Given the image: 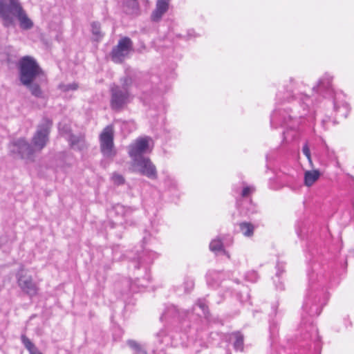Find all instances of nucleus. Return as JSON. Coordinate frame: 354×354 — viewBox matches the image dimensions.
Returning <instances> with one entry per match:
<instances>
[{
    "mask_svg": "<svg viewBox=\"0 0 354 354\" xmlns=\"http://www.w3.org/2000/svg\"><path fill=\"white\" fill-rule=\"evenodd\" d=\"M16 19L19 21L20 27L24 30H29L33 26L32 21L28 17L23 8L16 16Z\"/></svg>",
    "mask_w": 354,
    "mask_h": 354,
    "instance_id": "nucleus-13",
    "label": "nucleus"
},
{
    "mask_svg": "<svg viewBox=\"0 0 354 354\" xmlns=\"http://www.w3.org/2000/svg\"><path fill=\"white\" fill-rule=\"evenodd\" d=\"M240 230L245 236H251L254 232V226L250 223H241L239 224Z\"/></svg>",
    "mask_w": 354,
    "mask_h": 354,
    "instance_id": "nucleus-18",
    "label": "nucleus"
},
{
    "mask_svg": "<svg viewBox=\"0 0 354 354\" xmlns=\"http://www.w3.org/2000/svg\"><path fill=\"white\" fill-rule=\"evenodd\" d=\"M132 48L133 42L130 38L127 37L121 38L111 52L110 55L112 61L117 64L122 63L128 57Z\"/></svg>",
    "mask_w": 354,
    "mask_h": 354,
    "instance_id": "nucleus-8",
    "label": "nucleus"
},
{
    "mask_svg": "<svg viewBox=\"0 0 354 354\" xmlns=\"http://www.w3.org/2000/svg\"><path fill=\"white\" fill-rule=\"evenodd\" d=\"M232 336L235 338L234 342V347L236 350L243 351V335L237 332L232 334Z\"/></svg>",
    "mask_w": 354,
    "mask_h": 354,
    "instance_id": "nucleus-19",
    "label": "nucleus"
},
{
    "mask_svg": "<svg viewBox=\"0 0 354 354\" xmlns=\"http://www.w3.org/2000/svg\"><path fill=\"white\" fill-rule=\"evenodd\" d=\"M60 88L63 91H75L78 88V85L76 83H71L68 84H63L59 86Z\"/></svg>",
    "mask_w": 354,
    "mask_h": 354,
    "instance_id": "nucleus-24",
    "label": "nucleus"
},
{
    "mask_svg": "<svg viewBox=\"0 0 354 354\" xmlns=\"http://www.w3.org/2000/svg\"><path fill=\"white\" fill-rule=\"evenodd\" d=\"M194 286V283L192 281H190V288L192 289Z\"/></svg>",
    "mask_w": 354,
    "mask_h": 354,
    "instance_id": "nucleus-29",
    "label": "nucleus"
},
{
    "mask_svg": "<svg viewBox=\"0 0 354 354\" xmlns=\"http://www.w3.org/2000/svg\"><path fill=\"white\" fill-rule=\"evenodd\" d=\"M91 32L95 41H99L104 36L101 31L100 24L98 22L94 21L91 24Z\"/></svg>",
    "mask_w": 354,
    "mask_h": 354,
    "instance_id": "nucleus-16",
    "label": "nucleus"
},
{
    "mask_svg": "<svg viewBox=\"0 0 354 354\" xmlns=\"http://www.w3.org/2000/svg\"><path fill=\"white\" fill-rule=\"evenodd\" d=\"M21 339L24 346L29 351L30 354H42V353L25 335H21Z\"/></svg>",
    "mask_w": 354,
    "mask_h": 354,
    "instance_id": "nucleus-15",
    "label": "nucleus"
},
{
    "mask_svg": "<svg viewBox=\"0 0 354 354\" xmlns=\"http://www.w3.org/2000/svg\"><path fill=\"white\" fill-rule=\"evenodd\" d=\"M19 80L22 85H28L44 72L37 61L32 57H23L18 64Z\"/></svg>",
    "mask_w": 354,
    "mask_h": 354,
    "instance_id": "nucleus-2",
    "label": "nucleus"
},
{
    "mask_svg": "<svg viewBox=\"0 0 354 354\" xmlns=\"http://www.w3.org/2000/svg\"><path fill=\"white\" fill-rule=\"evenodd\" d=\"M120 84H113L110 86V106L116 111L122 110L131 99L130 88L133 80L129 75H125L120 79Z\"/></svg>",
    "mask_w": 354,
    "mask_h": 354,
    "instance_id": "nucleus-1",
    "label": "nucleus"
},
{
    "mask_svg": "<svg viewBox=\"0 0 354 354\" xmlns=\"http://www.w3.org/2000/svg\"><path fill=\"white\" fill-rule=\"evenodd\" d=\"M320 176V172L318 170L306 171L304 174V184L307 187H310L318 180Z\"/></svg>",
    "mask_w": 354,
    "mask_h": 354,
    "instance_id": "nucleus-14",
    "label": "nucleus"
},
{
    "mask_svg": "<svg viewBox=\"0 0 354 354\" xmlns=\"http://www.w3.org/2000/svg\"><path fill=\"white\" fill-rule=\"evenodd\" d=\"M223 248L222 243L220 240H213L209 244V249L213 252H218Z\"/></svg>",
    "mask_w": 354,
    "mask_h": 354,
    "instance_id": "nucleus-22",
    "label": "nucleus"
},
{
    "mask_svg": "<svg viewBox=\"0 0 354 354\" xmlns=\"http://www.w3.org/2000/svg\"><path fill=\"white\" fill-rule=\"evenodd\" d=\"M251 192V188L249 187H245L242 191V196L245 197L249 195V194Z\"/></svg>",
    "mask_w": 354,
    "mask_h": 354,
    "instance_id": "nucleus-28",
    "label": "nucleus"
},
{
    "mask_svg": "<svg viewBox=\"0 0 354 354\" xmlns=\"http://www.w3.org/2000/svg\"><path fill=\"white\" fill-rule=\"evenodd\" d=\"M196 305L203 310L204 313H205V310L207 309V306L204 302H203L201 300H198L196 303Z\"/></svg>",
    "mask_w": 354,
    "mask_h": 354,
    "instance_id": "nucleus-27",
    "label": "nucleus"
},
{
    "mask_svg": "<svg viewBox=\"0 0 354 354\" xmlns=\"http://www.w3.org/2000/svg\"><path fill=\"white\" fill-rule=\"evenodd\" d=\"M151 140V138L148 136L140 137L129 146L128 153L131 158V160L143 158L144 153L151 151V149H149V142Z\"/></svg>",
    "mask_w": 354,
    "mask_h": 354,
    "instance_id": "nucleus-11",
    "label": "nucleus"
},
{
    "mask_svg": "<svg viewBox=\"0 0 354 354\" xmlns=\"http://www.w3.org/2000/svg\"><path fill=\"white\" fill-rule=\"evenodd\" d=\"M131 166L133 171L147 176L150 179H156L158 177L156 167L148 157L138 158L133 160Z\"/></svg>",
    "mask_w": 354,
    "mask_h": 354,
    "instance_id": "nucleus-7",
    "label": "nucleus"
},
{
    "mask_svg": "<svg viewBox=\"0 0 354 354\" xmlns=\"http://www.w3.org/2000/svg\"><path fill=\"white\" fill-rule=\"evenodd\" d=\"M113 182L115 185H122L124 183V178L119 174L114 173L111 177Z\"/></svg>",
    "mask_w": 354,
    "mask_h": 354,
    "instance_id": "nucleus-23",
    "label": "nucleus"
},
{
    "mask_svg": "<svg viewBox=\"0 0 354 354\" xmlns=\"http://www.w3.org/2000/svg\"><path fill=\"white\" fill-rule=\"evenodd\" d=\"M52 124V121L46 118H44L38 124L32 138V142L36 151H40L46 145Z\"/></svg>",
    "mask_w": 354,
    "mask_h": 354,
    "instance_id": "nucleus-5",
    "label": "nucleus"
},
{
    "mask_svg": "<svg viewBox=\"0 0 354 354\" xmlns=\"http://www.w3.org/2000/svg\"><path fill=\"white\" fill-rule=\"evenodd\" d=\"M302 151H303L304 154L306 156V157L307 158L310 165L313 167V161L311 159L310 151V149L308 145V143H306L303 146Z\"/></svg>",
    "mask_w": 354,
    "mask_h": 354,
    "instance_id": "nucleus-25",
    "label": "nucleus"
},
{
    "mask_svg": "<svg viewBox=\"0 0 354 354\" xmlns=\"http://www.w3.org/2000/svg\"><path fill=\"white\" fill-rule=\"evenodd\" d=\"M127 344L131 347L132 349L134 350L135 353L134 354H147V352L145 350H144L138 343H137L136 341L133 340H129L127 342Z\"/></svg>",
    "mask_w": 354,
    "mask_h": 354,
    "instance_id": "nucleus-21",
    "label": "nucleus"
},
{
    "mask_svg": "<svg viewBox=\"0 0 354 354\" xmlns=\"http://www.w3.org/2000/svg\"><path fill=\"white\" fill-rule=\"evenodd\" d=\"M21 8L19 0H0V19L4 27L15 26L16 16Z\"/></svg>",
    "mask_w": 354,
    "mask_h": 354,
    "instance_id": "nucleus-3",
    "label": "nucleus"
},
{
    "mask_svg": "<svg viewBox=\"0 0 354 354\" xmlns=\"http://www.w3.org/2000/svg\"><path fill=\"white\" fill-rule=\"evenodd\" d=\"M10 151L14 154H17L21 159L32 161L34 154L37 151L26 140L19 138L12 142Z\"/></svg>",
    "mask_w": 354,
    "mask_h": 354,
    "instance_id": "nucleus-9",
    "label": "nucleus"
},
{
    "mask_svg": "<svg viewBox=\"0 0 354 354\" xmlns=\"http://www.w3.org/2000/svg\"><path fill=\"white\" fill-rule=\"evenodd\" d=\"M113 210L115 212V214L123 216L126 214L128 209L124 206L120 204H117L113 207Z\"/></svg>",
    "mask_w": 354,
    "mask_h": 354,
    "instance_id": "nucleus-26",
    "label": "nucleus"
},
{
    "mask_svg": "<svg viewBox=\"0 0 354 354\" xmlns=\"http://www.w3.org/2000/svg\"><path fill=\"white\" fill-rule=\"evenodd\" d=\"M60 133L65 137L68 142L70 147L76 151H83L86 149L87 145L85 140V136L82 133L74 134L71 133L70 129L67 127L59 125Z\"/></svg>",
    "mask_w": 354,
    "mask_h": 354,
    "instance_id": "nucleus-10",
    "label": "nucleus"
},
{
    "mask_svg": "<svg viewBox=\"0 0 354 354\" xmlns=\"http://www.w3.org/2000/svg\"><path fill=\"white\" fill-rule=\"evenodd\" d=\"M16 277L19 287L24 293L30 297L38 294L39 288L37 283L33 280L32 277L24 268H21L17 272Z\"/></svg>",
    "mask_w": 354,
    "mask_h": 354,
    "instance_id": "nucleus-6",
    "label": "nucleus"
},
{
    "mask_svg": "<svg viewBox=\"0 0 354 354\" xmlns=\"http://www.w3.org/2000/svg\"><path fill=\"white\" fill-rule=\"evenodd\" d=\"M24 86L29 89L32 95L37 97H42V91L38 84L31 82L30 84Z\"/></svg>",
    "mask_w": 354,
    "mask_h": 354,
    "instance_id": "nucleus-17",
    "label": "nucleus"
},
{
    "mask_svg": "<svg viewBox=\"0 0 354 354\" xmlns=\"http://www.w3.org/2000/svg\"><path fill=\"white\" fill-rule=\"evenodd\" d=\"M331 82H332V77H330L328 75H326L319 82L318 84V88H326L328 89L331 86Z\"/></svg>",
    "mask_w": 354,
    "mask_h": 354,
    "instance_id": "nucleus-20",
    "label": "nucleus"
},
{
    "mask_svg": "<svg viewBox=\"0 0 354 354\" xmlns=\"http://www.w3.org/2000/svg\"><path fill=\"white\" fill-rule=\"evenodd\" d=\"M169 0H157L156 8L151 15L153 21H158L167 12L169 8Z\"/></svg>",
    "mask_w": 354,
    "mask_h": 354,
    "instance_id": "nucleus-12",
    "label": "nucleus"
},
{
    "mask_svg": "<svg viewBox=\"0 0 354 354\" xmlns=\"http://www.w3.org/2000/svg\"><path fill=\"white\" fill-rule=\"evenodd\" d=\"M113 139V127L108 125L103 129L99 136L100 151L106 158H111L116 155Z\"/></svg>",
    "mask_w": 354,
    "mask_h": 354,
    "instance_id": "nucleus-4",
    "label": "nucleus"
}]
</instances>
